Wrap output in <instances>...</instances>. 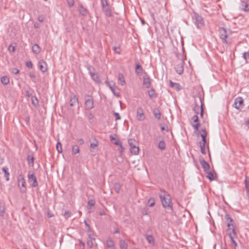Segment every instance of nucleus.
<instances>
[{
	"mask_svg": "<svg viewBox=\"0 0 249 249\" xmlns=\"http://www.w3.org/2000/svg\"><path fill=\"white\" fill-rule=\"evenodd\" d=\"M155 200L153 198H150L148 201V204L149 207H152L155 205Z\"/></svg>",
	"mask_w": 249,
	"mask_h": 249,
	"instance_id": "obj_41",
	"label": "nucleus"
},
{
	"mask_svg": "<svg viewBox=\"0 0 249 249\" xmlns=\"http://www.w3.org/2000/svg\"><path fill=\"white\" fill-rule=\"evenodd\" d=\"M56 148L57 150V152L59 153H62V144L60 142H57L56 145Z\"/></svg>",
	"mask_w": 249,
	"mask_h": 249,
	"instance_id": "obj_36",
	"label": "nucleus"
},
{
	"mask_svg": "<svg viewBox=\"0 0 249 249\" xmlns=\"http://www.w3.org/2000/svg\"><path fill=\"white\" fill-rule=\"evenodd\" d=\"M18 186L20 185V183H21V187H20V192L22 193H25L26 192L27 189L26 187V182L23 176L20 175L18 178Z\"/></svg>",
	"mask_w": 249,
	"mask_h": 249,
	"instance_id": "obj_6",
	"label": "nucleus"
},
{
	"mask_svg": "<svg viewBox=\"0 0 249 249\" xmlns=\"http://www.w3.org/2000/svg\"><path fill=\"white\" fill-rule=\"evenodd\" d=\"M169 85L171 88L174 89L177 91H179L181 89V87L179 83H174L171 80L170 81Z\"/></svg>",
	"mask_w": 249,
	"mask_h": 249,
	"instance_id": "obj_18",
	"label": "nucleus"
},
{
	"mask_svg": "<svg viewBox=\"0 0 249 249\" xmlns=\"http://www.w3.org/2000/svg\"><path fill=\"white\" fill-rule=\"evenodd\" d=\"M230 241L231 242V244L232 245H234V248H235L237 246V244L234 240V238H233L232 237H231V238H230Z\"/></svg>",
	"mask_w": 249,
	"mask_h": 249,
	"instance_id": "obj_57",
	"label": "nucleus"
},
{
	"mask_svg": "<svg viewBox=\"0 0 249 249\" xmlns=\"http://www.w3.org/2000/svg\"><path fill=\"white\" fill-rule=\"evenodd\" d=\"M245 184L246 190H249V178L247 177L246 178L245 180Z\"/></svg>",
	"mask_w": 249,
	"mask_h": 249,
	"instance_id": "obj_46",
	"label": "nucleus"
},
{
	"mask_svg": "<svg viewBox=\"0 0 249 249\" xmlns=\"http://www.w3.org/2000/svg\"><path fill=\"white\" fill-rule=\"evenodd\" d=\"M28 180L32 187H36L38 186L36 178L34 173H31V172L28 173Z\"/></svg>",
	"mask_w": 249,
	"mask_h": 249,
	"instance_id": "obj_8",
	"label": "nucleus"
},
{
	"mask_svg": "<svg viewBox=\"0 0 249 249\" xmlns=\"http://www.w3.org/2000/svg\"><path fill=\"white\" fill-rule=\"evenodd\" d=\"M103 11L105 13L106 15L108 17L112 16L111 11L109 7V5L106 6L102 7Z\"/></svg>",
	"mask_w": 249,
	"mask_h": 249,
	"instance_id": "obj_26",
	"label": "nucleus"
},
{
	"mask_svg": "<svg viewBox=\"0 0 249 249\" xmlns=\"http://www.w3.org/2000/svg\"><path fill=\"white\" fill-rule=\"evenodd\" d=\"M195 105L193 108L194 112L197 115L200 111L201 117L202 118L203 116V103L201 97L198 96L195 99Z\"/></svg>",
	"mask_w": 249,
	"mask_h": 249,
	"instance_id": "obj_2",
	"label": "nucleus"
},
{
	"mask_svg": "<svg viewBox=\"0 0 249 249\" xmlns=\"http://www.w3.org/2000/svg\"><path fill=\"white\" fill-rule=\"evenodd\" d=\"M242 3L243 4H244V7L243 8V10L244 11H249V9H248V3L245 1H242Z\"/></svg>",
	"mask_w": 249,
	"mask_h": 249,
	"instance_id": "obj_47",
	"label": "nucleus"
},
{
	"mask_svg": "<svg viewBox=\"0 0 249 249\" xmlns=\"http://www.w3.org/2000/svg\"><path fill=\"white\" fill-rule=\"evenodd\" d=\"M38 67L40 70L43 73L48 71V66L47 63L43 60H40L38 62Z\"/></svg>",
	"mask_w": 249,
	"mask_h": 249,
	"instance_id": "obj_12",
	"label": "nucleus"
},
{
	"mask_svg": "<svg viewBox=\"0 0 249 249\" xmlns=\"http://www.w3.org/2000/svg\"><path fill=\"white\" fill-rule=\"evenodd\" d=\"M120 248L121 249H127V244L124 240H121L120 242Z\"/></svg>",
	"mask_w": 249,
	"mask_h": 249,
	"instance_id": "obj_37",
	"label": "nucleus"
},
{
	"mask_svg": "<svg viewBox=\"0 0 249 249\" xmlns=\"http://www.w3.org/2000/svg\"><path fill=\"white\" fill-rule=\"evenodd\" d=\"M145 237L146 240H147L148 242L150 244H154V239L152 235H146Z\"/></svg>",
	"mask_w": 249,
	"mask_h": 249,
	"instance_id": "obj_35",
	"label": "nucleus"
},
{
	"mask_svg": "<svg viewBox=\"0 0 249 249\" xmlns=\"http://www.w3.org/2000/svg\"><path fill=\"white\" fill-rule=\"evenodd\" d=\"M98 145V141L95 139L93 142H92L90 144V151L92 152L97 151V146Z\"/></svg>",
	"mask_w": 249,
	"mask_h": 249,
	"instance_id": "obj_19",
	"label": "nucleus"
},
{
	"mask_svg": "<svg viewBox=\"0 0 249 249\" xmlns=\"http://www.w3.org/2000/svg\"><path fill=\"white\" fill-rule=\"evenodd\" d=\"M78 11L80 15L85 16L88 13V11L83 5H80L78 6Z\"/></svg>",
	"mask_w": 249,
	"mask_h": 249,
	"instance_id": "obj_21",
	"label": "nucleus"
},
{
	"mask_svg": "<svg viewBox=\"0 0 249 249\" xmlns=\"http://www.w3.org/2000/svg\"><path fill=\"white\" fill-rule=\"evenodd\" d=\"M1 82L3 85H6L9 83V78L7 76H3L1 78Z\"/></svg>",
	"mask_w": 249,
	"mask_h": 249,
	"instance_id": "obj_33",
	"label": "nucleus"
},
{
	"mask_svg": "<svg viewBox=\"0 0 249 249\" xmlns=\"http://www.w3.org/2000/svg\"><path fill=\"white\" fill-rule=\"evenodd\" d=\"M128 142L130 147L131 152L134 155L138 154L139 148L136 145V141L134 139H130L128 140Z\"/></svg>",
	"mask_w": 249,
	"mask_h": 249,
	"instance_id": "obj_4",
	"label": "nucleus"
},
{
	"mask_svg": "<svg viewBox=\"0 0 249 249\" xmlns=\"http://www.w3.org/2000/svg\"><path fill=\"white\" fill-rule=\"evenodd\" d=\"M72 152L73 154H76L79 152V148L78 145H75L72 146Z\"/></svg>",
	"mask_w": 249,
	"mask_h": 249,
	"instance_id": "obj_39",
	"label": "nucleus"
},
{
	"mask_svg": "<svg viewBox=\"0 0 249 249\" xmlns=\"http://www.w3.org/2000/svg\"><path fill=\"white\" fill-rule=\"evenodd\" d=\"M225 218L226 220L227 226L228 228V230H231V227H234L233 225L232 224L233 220L228 214H226L225 215Z\"/></svg>",
	"mask_w": 249,
	"mask_h": 249,
	"instance_id": "obj_14",
	"label": "nucleus"
},
{
	"mask_svg": "<svg viewBox=\"0 0 249 249\" xmlns=\"http://www.w3.org/2000/svg\"><path fill=\"white\" fill-rule=\"evenodd\" d=\"M84 223L87 228V231H90V228L89 225L87 223V222L86 221H84Z\"/></svg>",
	"mask_w": 249,
	"mask_h": 249,
	"instance_id": "obj_63",
	"label": "nucleus"
},
{
	"mask_svg": "<svg viewBox=\"0 0 249 249\" xmlns=\"http://www.w3.org/2000/svg\"><path fill=\"white\" fill-rule=\"evenodd\" d=\"M88 204L89 206H93L94 205L95 202L93 200L91 199L88 201Z\"/></svg>",
	"mask_w": 249,
	"mask_h": 249,
	"instance_id": "obj_58",
	"label": "nucleus"
},
{
	"mask_svg": "<svg viewBox=\"0 0 249 249\" xmlns=\"http://www.w3.org/2000/svg\"><path fill=\"white\" fill-rule=\"evenodd\" d=\"M78 99L76 95H74L72 96H71V100L70 101V104L71 106L72 107L75 106L76 104H78Z\"/></svg>",
	"mask_w": 249,
	"mask_h": 249,
	"instance_id": "obj_23",
	"label": "nucleus"
},
{
	"mask_svg": "<svg viewBox=\"0 0 249 249\" xmlns=\"http://www.w3.org/2000/svg\"><path fill=\"white\" fill-rule=\"evenodd\" d=\"M31 100H32V103L33 104V105L36 107H38L39 104H38V100L37 99V98L36 97V96H33L31 98Z\"/></svg>",
	"mask_w": 249,
	"mask_h": 249,
	"instance_id": "obj_34",
	"label": "nucleus"
},
{
	"mask_svg": "<svg viewBox=\"0 0 249 249\" xmlns=\"http://www.w3.org/2000/svg\"><path fill=\"white\" fill-rule=\"evenodd\" d=\"M27 161L30 166H33L34 162V158L33 155H29L27 156Z\"/></svg>",
	"mask_w": 249,
	"mask_h": 249,
	"instance_id": "obj_30",
	"label": "nucleus"
},
{
	"mask_svg": "<svg viewBox=\"0 0 249 249\" xmlns=\"http://www.w3.org/2000/svg\"><path fill=\"white\" fill-rule=\"evenodd\" d=\"M114 190L117 193H119L121 190V185L119 183H115L114 185Z\"/></svg>",
	"mask_w": 249,
	"mask_h": 249,
	"instance_id": "obj_40",
	"label": "nucleus"
},
{
	"mask_svg": "<svg viewBox=\"0 0 249 249\" xmlns=\"http://www.w3.org/2000/svg\"><path fill=\"white\" fill-rule=\"evenodd\" d=\"M89 74L90 76L91 77L92 80L94 81L97 83H100L101 81H100L98 74L97 73L93 72L91 71H89Z\"/></svg>",
	"mask_w": 249,
	"mask_h": 249,
	"instance_id": "obj_17",
	"label": "nucleus"
},
{
	"mask_svg": "<svg viewBox=\"0 0 249 249\" xmlns=\"http://www.w3.org/2000/svg\"><path fill=\"white\" fill-rule=\"evenodd\" d=\"M11 72L14 74H17L19 72V71L17 68H14L12 69Z\"/></svg>",
	"mask_w": 249,
	"mask_h": 249,
	"instance_id": "obj_55",
	"label": "nucleus"
},
{
	"mask_svg": "<svg viewBox=\"0 0 249 249\" xmlns=\"http://www.w3.org/2000/svg\"><path fill=\"white\" fill-rule=\"evenodd\" d=\"M148 94L149 97L151 99H154L157 97V94L156 93L155 90L153 89H152L150 90H149L148 91Z\"/></svg>",
	"mask_w": 249,
	"mask_h": 249,
	"instance_id": "obj_28",
	"label": "nucleus"
},
{
	"mask_svg": "<svg viewBox=\"0 0 249 249\" xmlns=\"http://www.w3.org/2000/svg\"><path fill=\"white\" fill-rule=\"evenodd\" d=\"M153 114L156 118L158 120H160L161 117V113L158 108H155L153 110Z\"/></svg>",
	"mask_w": 249,
	"mask_h": 249,
	"instance_id": "obj_29",
	"label": "nucleus"
},
{
	"mask_svg": "<svg viewBox=\"0 0 249 249\" xmlns=\"http://www.w3.org/2000/svg\"><path fill=\"white\" fill-rule=\"evenodd\" d=\"M2 171L4 173V177L7 181L9 180V173L8 171V168L6 167H3L2 168Z\"/></svg>",
	"mask_w": 249,
	"mask_h": 249,
	"instance_id": "obj_32",
	"label": "nucleus"
},
{
	"mask_svg": "<svg viewBox=\"0 0 249 249\" xmlns=\"http://www.w3.org/2000/svg\"><path fill=\"white\" fill-rule=\"evenodd\" d=\"M113 50L116 53L120 54L121 52V49L120 47H113Z\"/></svg>",
	"mask_w": 249,
	"mask_h": 249,
	"instance_id": "obj_48",
	"label": "nucleus"
},
{
	"mask_svg": "<svg viewBox=\"0 0 249 249\" xmlns=\"http://www.w3.org/2000/svg\"><path fill=\"white\" fill-rule=\"evenodd\" d=\"M229 231H231L229 232V236L230 238H231V237H232L233 238L236 237L237 234L234 227H231V230Z\"/></svg>",
	"mask_w": 249,
	"mask_h": 249,
	"instance_id": "obj_31",
	"label": "nucleus"
},
{
	"mask_svg": "<svg viewBox=\"0 0 249 249\" xmlns=\"http://www.w3.org/2000/svg\"><path fill=\"white\" fill-rule=\"evenodd\" d=\"M32 51L35 54H38L41 52V48L38 44H35L32 46Z\"/></svg>",
	"mask_w": 249,
	"mask_h": 249,
	"instance_id": "obj_25",
	"label": "nucleus"
},
{
	"mask_svg": "<svg viewBox=\"0 0 249 249\" xmlns=\"http://www.w3.org/2000/svg\"><path fill=\"white\" fill-rule=\"evenodd\" d=\"M114 144L117 145H118V146H120L122 148H123L122 145V142L120 141H119V140L116 141L114 142Z\"/></svg>",
	"mask_w": 249,
	"mask_h": 249,
	"instance_id": "obj_62",
	"label": "nucleus"
},
{
	"mask_svg": "<svg viewBox=\"0 0 249 249\" xmlns=\"http://www.w3.org/2000/svg\"><path fill=\"white\" fill-rule=\"evenodd\" d=\"M106 84L107 85V86L109 87V89H111L114 95H115L116 96H119V93L117 92L116 91L115 89V86L114 83L111 84L110 82H108L107 81H106Z\"/></svg>",
	"mask_w": 249,
	"mask_h": 249,
	"instance_id": "obj_16",
	"label": "nucleus"
},
{
	"mask_svg": "<svg viewBox=\"0 0 249 249\" xmlns=\"http://www.w3.org/2000/svg\"><path fill=\"white\" fill-rule=\"evenodd\" d=\"M184 61L182 59H178L177 61V64L175 67L176 72L179 74H181L184 71Z\"/></svg>",
	"mask_w": 249,
	"mask_h": 249,
	"instance_id": "obj_7",
	"label": "nucleus"
},
{
	"mask_svg": "<svg viewBox=\"0 0 249 249\" xmlns=\"http://www.w3.org/2000/svg\"><path fill=\"white\" fill-rule=\"evenodd\" d=\"M67 0L68 5L70 7H71L74 5V0Z\"/></svg>",
	"mask_w": 249,
	"mask_h": 249,
	"instance_id": "obj_53",
	"label": "nucleus"
},
{
	"mask_svg": "<svg viewBox=\"0 0 249 249\" xmlns=\"http://www.w3.org/2000/svg\"><path fill=\"white\" fill-rule=\"evenodd\" d=\"M219 36L223 43L228 44L229 42L227 40L228 37L227 31L226 28L223 27H219L218 29Z\"/></svg>",
	"mask_w": 249,
	"mask_h": 249,
	"instance_id": "obj_5",
	"label": "nucleus"
},
{
	"mask_svg": "<svg viewBox=\"0 0 249 249\" xmlns=\"http://www.w3.org/2000/svg\"><path fill=\"white\" fill-rule=\"evenodd\" d=\"M200 163L203 168L204 172H208L210 170V166L203 158L199 159Z\"/></svg>",
	"mask_w": 249,
	"mask_h": 249,
	"instance_id": "obj_13",
	"label": "nucleus"
},
{
	"mask_svg": "<svg viewBox=\"0 0 249 249\" xmlns=\"http://www.w3.org/2000/svg\"><path fill=\"white\" fill-rule=\"evenodd\" d=\"M243 57L247 60L249 58V52H246L243 53Z\"/></svg>",
	"mask_w": 249,
	"mask_h": 249,
	"instance_id": "obj_51",
	"label": "nucleus"
},
{
	"mask_svg": "<svg viewBox=\"0 0 249 249\" xmlns=\"http://www.w3.org/2000/svg\"><path fill=\"white\" fill-rule=\"evenodd\" d=\"M199 144H200L201 152L203 154H206V151H205V149L206 144H203V143H199Z\"/></svg>",
	"mask_w": 249,
	"mask_h": 249,
	"instance_id": "obj_43",
	"label": "nucleus"
},
{
	"mask_svg": "<svg viewBox=\"0 0 249 249\" xmlns=\"http://www.w3.org/2000/svg\"><path fill=\"white\" fill-rule=\"evenodd\" d=\"M101 2L102 7L108 5L107 0H101Z\"/></svg>",
	"mask_w": 249,
	"mask_h": 249,
	"instance_id": "obj_54",
	"label": "nucleus"
},
{
	"mask_svg": "<svg viewBox=\"0 0 249 249\" xmlns=\"http://www.w3.org/2000/svg\"><path fill=\"white\" fill-rule=\"evenodd\" d=\"M244 106V100L241 97H238L234 99V104L233 107L236 109L241 110Z\"/></svg>",
	"mask_w": 249,
	"mask_h": 249,
	"instance_id": "obj_9",
	"label": "nucleus"
},
{
	"mask_svg": "<svg viewBox=\"0 0 249 249\" xmlns=\"http://www.w3.org/2000/svg\"><path fill=\"white\" fill-rule=\"evenodd\" d=\"M158 147L160 149L163 150L165 148V143L163 141H160L158 144Z\"/></svg>",
	"mask_w": 249,
	"mask_h": 249,
	"instance_id": "obj_38",
	"label": "nucleus"
},
{
	"mask_svg": "<svg viewBox=\"0 0 249 249\" xmlns=\"http://www.w3.org/2000/svg\"><path fill=\"white\" fill-rule=\"evenodd\" d=\"M163 194L160 195L162 206L165 208H169L173 210L171 197L169 194L165 191H162Z\"/></svg>",
	"mask_w": 249,
	"mask_h": 249,
	"instance_id": "obj_1",
	"label": "nucleus"
},
{
	"mask_svg": "<svg viewBox=\"0 0 249 249\" xmlns=\"http://www.w3.org/2000/svg\"><path fill=\"white\" fill-rule=\"evenodd\" d=\"M71 216V213L69 211H66L64 213V216L65 218L68 219Z\"/></svg>",
	"mask_w": 249,
	"mask_h": 249,
	"instance_id": "obj_49",
	"label": "nucleus"
},
{
	"mask_svg": "<svg viewBox=\"0 0 249 249\" xmlns=\"http://www.w3.org/2000/svg\"><path fill=\"white\" fill-rule=\"evenodd\" d=\"M191 120L193 121L194 123H196L198 122V117L196 114L193 116L192 117Z\"/></svg>",
	"mask_w": 249,
	"mask_h": 249,
	"instance_id": "obj_50",
	"label": "nucleus"
},
{
	"mask_svg": "<svg viewBox=\"0 0 249 249\" xmlns=\"http://www.w3.org/2000/svg\"><path fill=\"white\" fill-rule=\"evenodd\" d=\"M85 104L86 109L90 110L94 107L93 99L89 96H87L86 98Z\"/></svg>",
	"mask_w": 249,
	"mask_h": 249,
	"instance_id": "obj_10",
	"label": "nucleus"
},
{
	"mask_svg": "<svg viewBox=\"0 0 249 249\" xmlns=\"http://www.w3.org/2000/svg\"><path fill=\"white\" fill-rule=\"evenodd\" d=\"M143 69L142 66L139 63L136 64L135 72L138 75H141L142 74Z\"/></svg>",
	"mask_w": 249,
	"mask_h": 249,
	"instance_id": "obj_24",
	"label": "nucleus"
},
{
	"mask_svg": "<svg viewBox=\"0 0 249 249\" xmlns=\"http://www.w3.org/2000/svg\"><path fill=\"white\" fill-rule=\"evenodd\" d=\"M193 22L197 28H201L204 25V22L201 16L195 13L193 17Z\"/></svg>",
	"mask_w": 249,
	"mask_h": 249,
	"instance_id": "obj_3",
	"label": "nucleus"
},
{
	"mask_svg": "<svg viewBox=\"0 0 249 249\" xmlns=\"http://www.w3.org/2000/svg\"><path fill=\"white\" fill-rule=\"evenodd\" d=\"M151 81L150 77L148 75H145L143 78V85L146 88H149L151 86Z\"/></svg>",
	"mask_w": 249,
	"mask_h": 249,
	"instance_id": "obj_15",
	"label": "nucleus"
},
{
	"mask_svg": "<svg viewBox=\"0 0 249 249\" xmlns=\"http://www.w3.org/2000/svg\"><path fill=\"white\" fill-rule=\"evenodd\" d=\"M89 233L88 234V239H93L94 240H95V235L94 233L91 231L90 230V231H88Z\"/></svg>",
	"mask_w": 249,
	"mask_h": 249,
	"instance_id": "obj_45",
	"label": "nucleus"
},
{
	"mask_svg": "<svg viewBox=\"0 0 249 249\" xmlns=\"http://www.w3.org/2000/svg\"><path fill=\"white\" fill-rule=\"evenodd\" d=\"M136 118L139 121H142L145 119L144 112L142 107L137 108Z\"/></svg>",
	"mask_w": 249,
	"mask_h": 249,
	"instance_id": "obj_11",
	"label": "nucleus"
},
{
	"mask_svg": "<svg viewBox=\"0 0 249 249\" xmlns=\"http://www.w3.org/2000/svg\"><path fill=\"white\" fill-rule=\"evenodd\" d=\"M114 115L115 117V120H118L121 119V117L118 113L114 112Z\"/></svg>",
	"mask_w": 249,
	"mask_h": 249,
	"instance_id": "obj_60",
	"label": "nucleus"
},
{
	"mask_svg": "<svg viewBox=\"0 0 249 249\" xmlns=\"http://www.w3.org/2000/svg\"><path fill=\"white\" fill-rule=\"evenodd\" d=\"M201 133L200 134L201 137H202V141L199 142V143L206 144V137H207V132L205 129H201Z\"/></svg>",
	"mask_w": 249,
	"mask_h": 249,
	"instance_id": "obj_20",
	"label": "nucleus"
},
{
	"mask_svg": "<svg viewBox=\"0 0 249 249\" xmlns=\"http://www.w3.org/2000/svg\"><path fill=\"white\" fill-rule=\"evenodd\" d=\"M77 142L79 144H83L84 143V141L82 139H79L77 140Z\"/></svg>",
	"mask_w": 249,
	"mask_h": 249,
	"instance_id": "obj_64",
	"label": "nucleus"
},
{
	"mask_svg": "<svg viewBox=\"0 0 249 249\" xmlns=\"http://www.w3.org/2000/svg\"><path fill=\"white\" fill-rule=\"evenodd\" d=\"M93 241H94L93 239H88L87 240V245L90 248H92L93 247Z\"/></svg>",
	"mask_w": 249,
	"mask_h": 249,
	"instance_id": "obj_44",
	"label": "nucleus"
},
{
	"mask_svg": "<svg viewBox=\"0 0 249 249\" xmlns=\"http://www.w3.org/2000/svg\"><path fill=\"white\" fill-rule=\"evenodd\" d=\"M191 125L195 129V132H197L198 130V128L200 126V124L198 122V123H196L195 124H192Z\"/></svg>",
	"mask_w": 249,
	"mask_h": 249,
	"instance_id": "obj_42",
	"label": "nucleus"
},
{
	"mask_svg": "<svg viewBox=\"0 0 249 249\" xmlns=\"http://www.w3.org/2000/svg\"><path fill=\"white\" fill-rule=\"evenodd\" d=\"M118 83L122 86H124L125 84L124 75L122 73H120L118 75Z\"/></svg>",
	"mask_w": 249,
	"mask_h": 249,
	"instance_id": "obj_27",
	"label": "nucleus"
},
{
	"mask_svg": "<svg viewBox=\"0 0 249 249\" xmlns=\"http://www.w3.org/2000/svg\"><path fill=\"white\" fill-rule=\"evenodd\" d=\"M9 50L11 52H14L15 51V47L10 45L9 47Z\"/></svg>",
	"mask_w": 249,
	"mask_h": 249,
	"instance_id": "obj_61",
	"label": "nucleus"
},
{
	"mask_svg": "<svg viewBox=\"0 0 249 249\" xmlns=\"http://www.w3.org/2000/svg\"><path fill=\"white\" fill-rule=\"evenodd\" d=\"M38 20L39 21V22H42L44 21V18L43 17V16L42 15H39L38 17Z\"/></svg>",
	"mask_w": 249,
	"mask_h": 249,
	"instance_id": "obj_59",
	"label": "nucleus"
},
{
	"mask_svg": "<svg viewBox=\"0 0 249 249\" xmlns=\"http://www.w3.org/2000/svg\"><path fill=\"white\" fill-rule=\"evenodd\" d=\"M5 212V208L3 205L0 204V213L2 215Z\"/></svg>",
	"mask_w": 249,
	"mask_h": 249,
	"instance_id": "obj_52",
	"label": "nucleus"
},
{
	"mask_svg": "<svg viewBox=\"0 0 249 249\" xmlns=\"http://www.w3.org/2000/svg\"><path fill=\"white\" fill-rule=\"evenodd\" d=\"M26 66L30 68V69H32L33 68V64H32V62L30 61H27L26 62Z\"/></svg>",
	"mask_w": 249,
	"mask_h": 249,
	"instance_id": "obj_56",
	"label": "nucleus"
},
{
	"mask_svg": "<svg viewBox=\"0 0 249 249\" xmlns=\"http://www.w3.org/2000/svg\"><path fill=\"white\" fill-rule=\"evenodd\" d=\"M206 174V177L210 180L212 181L215 180L216 178V174H214L209 170L208 172H205Z\"/></svg>",
	"mask_w": 249,
	"mask_h": 249,
	"instance_id": "obj_22",
	"label": "nucleus"
}]
</instances>
